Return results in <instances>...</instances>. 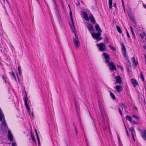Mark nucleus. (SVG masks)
I'll return each mask as SVG.
<instances>
[{
    "label": "nucleus",
    "instance_id": "obj_1",
    "mask_svg": "<svg viewBox=\"0 0 146 146\" xmlns=\"http://www.w3.org/2000/svg\"><path fill=\"white\" fill-rule=\"evenodd\" d=\"M74 34L75 35V37L73 38V42L76 48H78L80 46V42L76 33H75Z\"/></svg>",
    "mask_w": 146,
    "mask_h": 146
},
{
    "label": "nucleus",
    "instance_id": "obj_2",
    "mask_svg": "<svg viewBox=\"0 0 146 146\" xmlns=\"http://www.w3.org/2000/svg\"><path fill=\"white\" fill-rule=\"evenodd\" d=\"M101 33L99 32L96 33H92L91 35L93 38L98 40H100L102 38L100 37L101 36Z\"/></svg>",
    "mask_w": 146,
    "mask_h": 146
},
{
    "label": "nucleus",
    "instance_id": "obj_3",
    "mask_svg": "<svg viewBox=\"0 0 146 146\" xmlns=\"http://www.w3.org/2000/svg\"><path fill=\"white\" fill-rule=\"evenodd\" d=\"M97 46L99 47L100 51H103L106 49V46L103 43L97 44Z\"/></svg>",
    "mask_w": 146,
    "mask_h": 146
},
{
    "label": "nucleus",
    "instance_id": "obj_4",
    "mask_svg": "<svg viewBox=\"0 0 146 146\" xmlns=\"http://www.w3.org/2000/svg\"><path fill=\"white\" fill-rule=\"evenodd\" d=\"M108 66L109 67V69L110 70H117L113 62H110L108 64Z\"/></svg>",
    "mask_w": 146,
    "mask_h": 146
},
{
    "label": "nucleus",
    "instance_id": "obj_5",
    "mask_svg": "<svg viewBox=\"0 0 146 146\" xmlns=\"http://www.w3.org/2000/svg\"><path fill=\"white\" fill-rule=\"evenodd\" d=\"M102 55L104 56V58L105 59V62L108 64L109 63L110 57L108 54L104 53L102 54Z\"/></svg>",
    "mask_w": 146,
    "mask_h": 146
},
{
    "label": "nucleus",
    "instance_id": "obj_6",
    "mask_svg": "<svg viewBox=\"0 0 146 146\" xmlns=\"http://www.w3.org/2000/svg\"><path fill=\"white\" fill-rule=\"evenodd\" d=\"M86 23V25L88 30L90 32L93 31L94 29V28L92 25L91 24L88 23Z\"/></svg>",
    "mask_w": 146,
    "mask_h": 146
},
{
    "label": "nucleus",
    "instance_id": "obj_7",
    "mask_svg": "<svg viewBox=\"0 0 146 146\" xmlns=\"http://www.w3.org/2000/svg\"><path fill=\"white\" fill-rule=\"evenodd\" d=\"M114 88L116 90V91L119 93L121 92L123 90L122 86L120 85L116 86L114 87Z\"/></svg>",
    "mask_w": 146,
    "mask_h": 146
},
{
    "label": "nucleus",
    "instance_id": "obj_8",
    "mask_svg": "<svg viewBox=\"0 0 146 146\" xmlns=\"http://www.w3.org/2000/svg\"><path fill=\"white\" fill-rule=\"evenodd\" d=\"M24 101L25 106L27 109L28 111L29 112V111L30 110V109L29 105V102L27 98L25 97V98Z\"/></svg>",
    "mask_w": 146,
    "mask_h": 146
},
{
    "label": "nucleus",
    "instance_id": "obj_9",
    "mask_svg": "<svg viewBox=\"0 0 146 146\" xmlns=\"http://www.w3.org/2000/svg\"><path fill=\"white\" fill-rule=\"evenodd\" d=\"M8 138L10 141H13V135L10 130H9L8 131Z\"/></svg>",
    "mask_w": 146,
    "mask_h": 146
},
{
    "label": "nucleus",
    "instance_id": "obj_10",
    "mask_svg": "<svg viewBox=\"0 0 146 146\" xmlns=\"http://www.w3.org/2000/svg\"><path fill=\"white\" fill-rule=\"evenodd\" d=\"M82 15L84 18L87 21H89V20L88 17L87 13L85 11H83L82 13Z\"/></svg>",
    "mask_w": 146,
    "mask_h": 146
},
{
    "label": "nucleus",
    "instance_id": "obj_11",
    "mask_svg": "<svg viewBox=\"0 0 146 146\" xmlns=\"http://www.w3.org/2000/svg\"><path fill=\"white\" fill-rule=\"evenodd\" d=\"M89 18L91 22L93 24H95L96 21L95 18L92 15H90L89 16Z\"/></svg>",
    "mask_w": 146,
    "mask_h": 146
},
{
    "label": "nucleus",
    "instance_id": "obj_12",
    "mask_svg": "<svg viewBox=\"0 0 146 146\" xmlns=\"http://www.w3.org/2000/svg\"><path fill=\"white\" fill-rule=\"evenodd\" d=\"M131 83L133 84L134 87H135L136 85H138V84L135 79L132 78L131 80Z\"/></svg>",
    "mask_w": 146,
    "mask_h": 146
},
{
    "label": "nucleus",
    "instance_id": "obj_13",
    "mask_svg": "<svg viewBox=\"0 0 146 146\" xmlns=\"http://www.w3.org/2000/svg\"><path fill=\"white\" fill-rule=\"evenodd\" d=\"M117 82L119 84H121L122 81L121 79L119 76H117L115 77Z\"/></svg>",
    "mask_w": 146,
    "mask_h": 146
},
{
    "label": "nucleus",
    "instance_id": "obj_14",
    "mask_svg": "<svg viewBox=\"0 0 146 146\" xmlns=\"http://www.w3.org/2000/svg\"><path fill=\"white\" fill-rule=\"evenodd\" d=\"M121 46L123 53L124 55L125 56L126 55V50L125 46L123 43H121Z\"/></svg>",
    "mask_w": 146,
    "mask_h": 146
},
{
    "label": "nucleus",
    "instance_id": "obj_15",
    "mask_svg": "<svg viewBox=\"0 0 146 146\" xmlns=\"http://www.w3.org/2000/svg\"><path fill=\"white\" fill-rule=\"evenodd\" d=\"M141 136L146 140V130H145L143 132H141Z\"/></svg>",
    "mask_w": 146,
    "mask_h": 146
},
{
    "label": "nucleus",
    "instance_id": "obj_16",
    "mask_svg": "<svg viewBox=\"0 0 146 146\" xmlns=\"http://www.w3.org/2000/svg\"><path fill=\"white\" fill-rule=\"evenodd\" d=\"M99 106L100 107V110L101 113V114L102 116L103 119H104L105 113L104 112H103L102 107L99 104Z\"/></svg>",
    "mask_w": 146,
    "mask_h": 146
},
{
    "label": "nucleus",
    "instance_id": "obj_17",
    "mask_svg": "<svg viewBox=\"0 0 146 146\" xmlns=\"http://www.w3.org/2000/svg\"><path fill=\"white\" fill-rule=\"evenodd\" d=\"M95 27L96 30L99 33H102V31L100 28L99 25L98 24H96L95 26Z\"/></svg>",
    "mask_w": 146,
    "mask_h": 146
},
{
    "label": "nucleus",
    "instance_id": "obj_18",
    "mask_svg": "<svg viewBox=\"0 0 146 146\" xmlns=\"http://www.w3.org/2000/svg\"><path fill=\"white\" fill-rule=\"evenodd\" d=\"M72 25H70V27L71 29L72 30V32L74 33V34L75 33H76L75 31V27L74 26V24L73 22H73H72Z\"/></svg>",
    "mask_w": 146,
    "mask_h": 146
},
{
    "label": "nucleus",
    "instance_id": "obj_19",
    "mask_svg": "<svg viewBox=\"0 0 146 146\" xmlns=\"http://www.w3.org/2000/svg\"><path fill=\"white\" fill-rule=\"evenodd\" d=\"M56 16L57 17L58 20L59 22H60L61 21V19L60 18V15L59 14V12H58L57 11V13L56 14Z\"/></svg>",
    "mask_w": 146,
    "mask_h": 146
},
{
    "label": "nucleus",
    "instance_id": "obj_20",
    "mask_svg": "<svg viewBox=\"0 0 146 146\" xmlns=\"http://www.w3.org/2000/svg\"><path fill=\"white\" fill-rule=\"evenodd\" d=\"M54 9L56 10L55 12L56 13H57V11L58 12H59L58 11V8L57 6L56 5V3L55 1L54 0Z\"/></svg>",
    "mask_w": 146,
    "mask_h": 146
},
{
    "label": "nucleus",
    "instance_id": "obj_21",
    "mask_svg": "<svg viewBox=\"0 0 146 146\" xmlns=\"http://www.w3.org/2000/svg\"><path fill=\"white\" fill-rule=\"evenodd\" d=\"M109 8L111 9L112 8V0H109Z\"/></svg>",
    "mask_w": 146,
    "mask_h": 146
},
{
    "label": "nucleus",
    "instance_id": "obj_22",
    "mask_svg": "<svg viewBox=\"0 0 146 146\" xmlns=\"http://www.w3.org/2000/svg\"><path fill=\"white\" fill-rule=\"evenodd\" d=\"M130 29L131 30V33H132V34L133 36V38H134V39H135L136 38L135 36V34H134V31H133V28L131 26H130Z\"/></svg>",
    "mask_w": 146,
    "mask_h": 146
},
{
    "label": "nucleus",
    "instance_id": "obj_23",
    "mask_svg": "<svg viewBox=\"0 0 146 146\" xmlns=\"http://www.w3.org/2000/svg\"><path fill=\"white\" fill-rule=\"evenodd\" d=\"M130 131L131 133V135H133V132L134 131V127H132L130 128Z\"/></svg>",
    "mask_w": 146,
    "mask_h": 146
},
{
    "label": "nucleus",
    "instance_id": "obj_24",
    "mask_svg": "<svg viewBox=\"0 0 146 146\" xmlns=\"http://www.w3.org/2000/svg\"><path fill=\"white\" fill-rule=\"evenodd\" d=\"M126 118L127 120H128L130 122L131 121L132 118L129 116L128 115H127L126 117Z\"/></svg>",
    "mask_w": 146,
    "mask_h": 146
},
{
    "label": "nucleus",
    "instance_id": "obj_25",
    "mask_svg": "<svg viewBox=\"0 0 146 146\" xmlns=\"http://www.w3.org/2000/svg\"><path fill=\"white\" fill-rule=\"evenodd\" d=\"M31 138L33 141L35 143L36 142L35 137L34 135H33L32 133H31Z\"/></svg>",
    "mask_w": 146,
    "mask_h": 146
},
{
    "label": "nucleus",
    "instance_id": "obj_26",
    "mask_svg": "<svg viewBox=\"0 0 146 146\" xmlns=\"http://www.w3.org/2000/svg\"><path fill=\"white\" fill-rule=\"evenodd\" d=\"M116 28L117 29V31L119 33H121L122 32L121 31V29L119 27V26H117L116 27Z\"/></svg>",
    "mask_w": 146,
    "mask_h": 146
},
{
    "label": "nucleus",
    "instance_id": "obj_27",
    "mask_svg": "<svg viewBox=\"0 0 146 146\" xmlns=\"http://www.w3.org/2000/svg\"><path fill=\"white\" fill-rule=\"evenodd\" d=\"M18 70L19 71V74L20 75H22V71L21 70V67L20 66H18Z\"/></svg>",
    "mask_w": 146,
    "mask_h": 146
},
{
    "label": "nucleus",
    "instance_id": "obj_28",
    "mask_svg": "<svg viewBox=\"0 0 146 146\" xmlns=\"http://www.w3.org/2000/svg\"><path fill=\"white\" fill-rule=\"evenodd\" d=\"M132 62L133 63H134L135 64V66H136L137 64H136V62H135V57H133L132 58Z\"/></svg>",
    "mask_w": 146,
    "mask_h": 146
},
{
    "label": "nucleus",
    "instance_id": "obj_29",
    "mask_svg": "<svg viewBox=\"0 0 146 146\" xmlns=\"http://www.w3.org/2000/svg\"><path fill=\"white\" fill-rule=\"evenodd\" d=\"M70 18H71V19L72 21V22H73V17L72 15V11L70 9Z\"/></svg>",
    "mask_w": 146,
    "mask_h": 146
},
{
    "label": "nucleus",
    "instance_id": "obj_30",
    "mask_svg": "<svg viewBox=\"0 0 146 146\" xmlns=\"http://www.w3.org/2000/svg\"><path fill=\"white\" fill-rule=\"evenodd\" d=\"M109 47L111 50L114 51L116 50V48L115 47H114L111 46L110 45L109 46Z\"/></svg>",
    "mask_w": 146,
    "mask_h": 146
},
{
    "label": "nucleus",
    "instance_id": "obj_31",
    "mask_svg": "<svg viewBox=\"0 0 146 146\" xmlns=\"http://www.w3.org/2000/svg\"><path fill=\"white\" fill-rule=\"evenodd\" d=\"M110 95L111 97L113 98V99H115V96L114 95L112 92H111L110 93Z\"/></svg>",
    "mask_w": 146,
    "mask_h": 146
},
{
    "label": "nucleus",
    "instance_id": "obj_32",
    "mask_svg": "<svg viewBox=\"0 0 146 146\" xmlns=\"http://www.w3.org/2000/svg\"><path fill=\"white\" fill-rule=\"evenodd\" d=\"M121 105L125 109V110H126V108H127L126 106L122 103H121Z\"/></svg>",
    "mask_w": 146,
    "mask_h": 146
},
{
    "label": "nucleus",
    "instance_id": "obj_33",
    "mask_svg": "<svg viewBox=\"0 0 146 146\" xmlns=\"http://www.w3.org/2000/svg\"><path fill=\"white\" fill-rule=\"evenodd\" d=\"M2 78L4 81V82H5V83H6L5 76V75H3L2 76Z\"/></svg>",
    "mask_w": 146,
    "mask_h": 146
},
{
    "label": "nucleus",
    "instance_id": "obj_34",
    "mask_svg": "<svg viewBox=\"0 0 146 146\" xmlns=\"http://www.w3.org/2000/svg\"><path fill=\"white\" fill-rule=\"evenodd\" d=\"M75 105L76 106V110H78V104L76 100H75Z\"/></svg>",
    "mask_w": 146,
    "mask_h": 146
},
{
    "label": "nucleus",
    "instance_id": "obj_35",
    "mask_svg": "<svg viewBox=\"0 0 146 146\" xmlns=\"http://www.w3.org/2000/svg\"><path fill=\"white\" fill-rule=\"evenodd\" d=\"M133 117L136 118V119H139V117L138 116H136V115H133Z\"/></svg>",
    "mask_w": 146,
    "mask_h": 146
},
{
    "label": "nucleus",
    "instance_id": "obj_36",
    "mask_svg": "<svg viewBox=\"0 0 146 146\" xmlns=\"http://www.w3.org/2000/svg\"><path fill=\"white\" fill-rule=\"evenodd\" d=\"M36 137H37V139L38 144H40V139H39V137L38 135H36Z\"/></svg>",
    "mask_w": 146,
    "mask_h": 146
},
{
    "label": "nucleus",
    "instance_id": "obj_37",
    "mask_svg": "<svg viewBox=\"0 0 146 146\" xmlns=\"http://www.w3.org/2000/svg\"><path fill=\"white\" fill-rule=\"evenodd\" d=\"M125 128L126 129V132L127 133V135L128 136H129V133H128L127 130V128H126V126L125 125Z\"/></svg>",
    "mask_w": 146,
    "mask_h": 146
},
{
    "label": "nucleus",
    "instance_id": "obj_38",
    "mask_svg": "<svg viewBox=\"0 0 146 146\" xmlns=\"http://www.w3.org/2000/svg\"><path fill=\"white\" fill-rule=\"evenodd\" d=\"M119 111L120 114L121 115V116H122V112L121 111V110L120 108H119Z\"/></svg>",
    "mask_w": 146,
    "mask_h": 146
},
{
    "label": "nucleus",
    "instance_id": "obj_39",
    "mask_svg": "<svg viewBox=\"0 0 146 146\" xmlns=\"http://www.w3.org/2000/svg\"><path fill=\"white\" fill-rule=\"evenodd\" d=\"M131 123L133 124H137V123L135 121H132L131 122Z\"/></svg>",
    "mask_w": 146,
    "mask_h": 146
},
{
    "label": "nucleus",
    "instance_id": "obj_40",
    "mask_svg": "<svg viewBox=\"0 0 146 146\" xmlns=\"http://www.w3.org/2000/svg\"><path fill=\"white\" fill-rule=\"evenodd\" d=\"M104 41L106 42L107 43H108V39L107 38L104 39Z\"/></svg>",
    "mask_w": 146,
    "mask_h": 146
},
{
    "label": "nucleus",
    "instance_id": "obj_41",
    "mask_svg": "<svg viewBox=\"0 0 146 146\" xmlns=\"http://www.w3.org/2000/svg\"><path fill=\"white\" fill-rule=\"evenodd\" d=\"M127 36L129 38L130 37V35L129 34V33L127 31Z\"/></svg>",
    "mask_w": 146,
    "mask_h": 146
},
{
    "label": "nucleus",
    "instance_id": "obj_42",
    "mask_svg": "<svg viewBox=\"0 0 146 146\" xmlns=\"http://www.w3.org/2000/svg\"><path fill=\"white\" fill-rule=\"evenodd\" d=\"M76 5L77 6H80V2L78 1L77 3H76Z\"/></svg>",
    "mask_w": 146,
    "mask_h": 146
},
{
    "label": "nucleus",
    "instance_id": "obj_43",
    "mask_svg": "<svg viewBox=\"0 0 146 146\" xmlns=\"http://www.w3.org/2000/svg\"><path fill=\"white\" fill-rule=\"evenodd\" d=\"M140 36L141 37L142 39H143L144 38V36L141 34H140Z\"/></svg>",
    "mask_w": 146,
    "mask_h": 146
},
{
    "label": "nucleus",
    "instance_id": "obj_44",
    "mask_svg": "<svg viewBox=\"0 0 146 146\" xmlns=\"http://www.w3.org/2000/svg\"><path fill=\"white\" fill-rule=\"evenodd\" d=\"M12 146H16V143H12Z\"/></svg>",
    "mask_w": 146,
    "mask_h": 146
},
{
    "label": "nucleus",
    "instance_id": "obj_45",
    "mask_svg": "<svg viewBox=\"0 0 146 146\" xmlns=\"http://www.w3.org/2000/svg\"><path fill=\"white\" fill-rule=\"evenodd\" d=\"M140 78H141V79L142 80V81H144V76H143L142 77H140Z\"/></svg>",
    "mask_w": 146,
    "mask_h": 146
},
{
    "label": "nucleus",
    "instance_id": "obj_46",
    "mask_svg": "<svg viewBox=\"0 0 146 146\" xmlns=\"http://www.w3.org/2000/svg\"><path fill=\"white\" fill-rule=\"evenodd\" d=\"M12 75H13V76L14 77V78L15 79H16V78H15V75L14 73L13 72H12Z\"/></svg>",
    "mask_w": 146,
    "mask_h": 146
},
{
    "label": "nucleus",
    "instance_id": "obj_47",
    "mask_svg": "<svg viewBox=\"0 0 146 146\" xmlns=\"http://www.w3.org/2000/svg\"><path fill=\"white\" fill-rule=\"evenodd\" d=\"M143 76V74L142 72H141L140 73V77H141Z\"/></svg>",
    "mask_w": 146,
    "mask_h": 146
},
{
    "label": "nucleus",
    "instance_id": "obj_48",
    "mask_svg": "<svg viewBox=\"0 0 146 146\" xmlns=\"http://www.w3.org/2000/svg\"><path fill=\"white\" fill-rule=\"evenodd\" d=\"M122 2L123 3V9H124V10L125 12V8H124V4H123V0H122Z\"/></svg>",
    "mask_w": 146,
    "mask_h": 146
},
{
    "label": "nucleus",
    "instance_id": "obj_49",
    "mask_svg": "<svg viewBox=\"0 0 146 146\" xmlns=\"http://www.w3.org/2000/svg\"><path fill=\"white\" fill-rule=\"evenodd\" d=\"M113 6H114V7L116 9L117 8V6H116V4L115 3H114L113 4Z\"/></svg>",
    "mask_w": 146,
    "mask_h": 146
},
{
    "label": "nucleus",
    "instance_id": "obj_50",
    "mask_svg": "<svg viewBox=\"0 0 146 146\" xmlns=\"http://www.w3.org/2000/svg\"><path fill=\"white\" fill-rule=\"evenodd\" d=\"M132 138H133V141H135V138H134V135H132Z\"/></svg>",
    "mask_w": 146,
    "mask_h": 146
},
{
    "label": "nucleus",
    "instance_id": "obj_51",
    "mask_svg": "<svg viewBox=\"0 0 146 146\" xmlns=\"http://www.w3.org/2000/svg\"><path fill=\"white\" fill-rule=\"evenodd\" d=\"M35 133H36V132H37V130H36V129H35Z\"/></svg>",
    "mask_w": 146,
    "mask_h": 146
},
{
    "label": "nucleus",
    "instance_id": "obj_52",
    "mask_svg": "<svg viewBox=\"0 0 146 146\" xmlns=\"http://www.w3.org/2000/svg\"><path fill=\"white\" fill-rule=\"evenodd\" d=\"M36 135H38L37 132H36Z\"/></svg>",
    "mask_w": 146,
    "mask_h": 146
},
{
    "label": "nucleus",
    "instance_id": "obj_53",
    "mask_svg": "<svg viewBox=\"0 0 146 146\" xmlns=\"http://www.w3.org/2000/svg\"><path fill=\"white\" fill-rule=\"evenodd\" d=\"M75 129L76 131H77V129H76V127H75Z\"/></svg>",
    "mask_w": 146,
    "mask_h": 146
},
{
    "label": "nucleus",
    "instance_id": "obj_54",
    "mask_svg": "<svg viewBox=\"0 0 146 146\" xmlns=\"http://www.w3.org/2000/svg\"><path fill=\"white\" fill-rule=\"evenodd\" d=\"M76 135H77V133H78L77 131H76Z\"/></svg>",
    "mask_w": 146,
    "mask_h": 146
},
{
    "label": "nucleus",
    "instance_id": "obj_55",
    "mask_svg": "<svg viewBox=\"0 0 146 146\" xmlns=\"http://www.w3.org/2000/svg\"><path fill=\"white\" fill-rule=\"evenodd\" d=\"M59 1L60 2H62V0H59Z\"/></svg>",
    "mask_w": 146,
    "mask_h": 146
},
{
    "label": "nucleus",
    "instance_id": "obj_56",
    "mask_svg": "<svg viewBox=\"0 0 146 146\" xmlns=\"http://www.w3.org/2000/svg\"><path fill=\"white\" fill-rule=\"evenodd\" d=\"M68 7H69V8L70 9V7L69 4L68 5Z\"/></svg>",
    "mask_w": 146,
    "mask_h": 146
},
{
    "label": "nucleus",
    "instance_id": "obj_57",
    "mask_svg": "<svg viewBox=\"0 0 146 146\" xmlns=\"http://www.w3.org/2000/svg\"><path fill=\"white\" fill-rule=\"evenodd\" d=\"M32 115L33 117V113H32Z\"/></svg>",
    "mask_w": 146,
    "mask_h": 146
},
{
    "label": "nucleus",
    "instance_id": "obj_58",
    "mask_svg": "<svg viewBox=\"0 0 146 146\" xmlns=\"http://www.w3.org/2000/svg\"><path fill=\"white\" fill-rule=\"evenodd\" d=\"M134 21H135L134 20H133V22L134 23Z\"/></svg>",
    "mask_w": 146,
    "mask_h": 146
},
{
    "label": "nucleus",
    "instance_id": "obj_59",
    "mask_svg": "<svg viewBox=\"0 0 146 146\" xmlns=\"http://www.w3.org/2000/svg\"><path fill=\"white\" fill-rule=\"evenodd\" d=\"M135 108L136 109H137V108Z\"/></svg>",
    "mask_w": 146,
    "mask_h": 146
}]
</instances>
